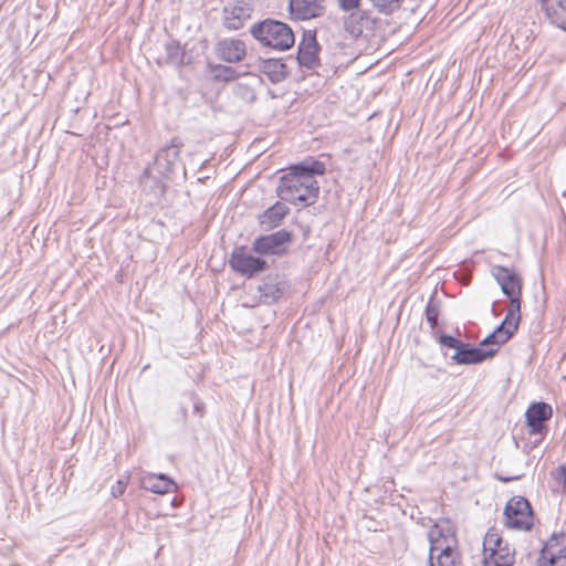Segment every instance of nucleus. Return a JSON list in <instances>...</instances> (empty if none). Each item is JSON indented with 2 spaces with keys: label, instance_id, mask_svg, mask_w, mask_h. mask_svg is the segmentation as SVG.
<instances>
[{
  "label": "nucleus",
  "instance_id": "412c9836",
  "mask_svg": "<svg viewBox=\"0 0 566 566\" xmlns=\"http://www.w3.org/2000/svg\"><path fill=\"white\" fill-rule=\"evenodd\" d=\"M551 23L566 31V0H556L544 11Z\"/></svg>",
  "mask_w": 566,
  "mask_h": 566
},
{
  "label": "nucleus",
  "instance_id": "f3484780",
  "mask_svg": "<svg viewBox=\"0 0 566 566\" xmlns=\"http://www.w3.org/2000/svg\"><path fill=\"white\" fill-rule=\"evenodd\" d=\"M318 45L314 36L304 39L298 45L297 60L298 63L308 69L314 67L317 62Z\"/></svg>",
  "mask_w": 566,
  "mask_h": 566
},
{
  "label": "nucleus",
  "instance_id": "aec40b11",
  "mask_svg": "<svg viewBox=\"0 0 566 566\" xmlns=\"http://www.w3.org/2000/svg\"><path fill=\"white\" fill-rule=\"evenodd\" d=\"M551 23L566 31V0H556L544 11Z\"/></svg>",
  "mask_w": 566,
  "mask_h": 566
},
{
  "label": "nucleus",
  "instance_id": "a878e982",
  "mask_svg": "<svg viewBox=\"0 0 566 566\" xmlns=\"http://www.w3.org/2000/svg\"><path fill=\"white\" fill-rule=\"evenodd\" d=\"M439 313L440 305L439 303L434 302L433 297H431L426 307V319L432 328H434L438 324Z\"/></svg>",
  "mask_w": 566,
  "mask_h": 566
},
{
  "label": "nucleus",
  "instance_id": "7c9ffc66",
  "mask_svg": "<svg viewBox=\"0 0 566 566\" xmlns=\"http://www.w3.org/2000/svg\"><path fill=\"white\" fill-rule=\"evenodd\" d=\"M126 490V482L118 480L113 486H112V495L114 497L120 496Z\"/></svg>",
  "mask_w": 566,
  "mask_h": 566
},
{
  "label": "nucleus",
  "instance_id": "6e6552de",
  "mask_svg": "<svg viewBox=\"0 0 566 566\" xmlns=\"http://www.w3.org/2000/svg\"><path fill=\"white\" fill-rule=\"evenodd\" d=\"M182 147L184 143L180 140V138H172L168 145L160 148L157 153L153 169H156L160 175L170 172L179 159V154ZM150 170V167L146 168L145 174Z\"/></svg>",
  "mask_w": 566,
  "mask_h": 566
},
{
  "label": "nucleus",
  "instance_id": "20e7f679",
  "mask_svg": "<svg viewBox=\"0 0 566 566\" xmlns=\"http://www.w3.org/2000/svg\"><path fill=\"white\" fill-rule=\"evenodd\" d=\"M492 275L501 286L503 294L510 298V306L506 314L514 317L521 316L522 279L520 275L501 265L492 268Z\"/></svg>",
  "mask_w": 566,
  "mask_h": 566
},
{
  "label": "nucleus",
  "instance_id": "f03ea898",
  "mask_svg": "<svg viewBox=\"0 0 566 566\" xmlns=\"http://www.w3.org/2000/svg\"><path fill=\"white\" fill-rule=\"evenodd\" d=\"M252 36L263 46L285 51L293 46L295 39L292 29L284 22L266 19L251 27Z\"/></svg>",
  "mask_w": 566,
  "mask_h": 566
},
{
  "label": "nucleus",
  "instance_id": "ddd939ff",
  "mask_svg": "<svg viewBox=\"0 0 566 566\" xmlns=\"http://www.w3.org/2000/svg\"><path fill=\"white\" fill-rule=\"evenodd\" d=\"M496 353V348L471 347L469 344L463 343L451 359L459 365L480 364L493 357Z\"/></svg>",
  "mask_w": 566,
  "mask_h": 566
},
{
  "label": "nucleus",
  "instance_id": "4be33fe9",
  "mask_svg": "<svg viewBox=\"0 0 566 566\" xmlns=\"http://www.w3.org/2000/svg\"><path fill=\"white\" fill-rule=\"evenodd\" d=\"M262 71L265 73L271 82L277 83L285 78L286 76V66L280 60L270 59L263 61Z\"/></svg>",
  "mask_w": 566,
  "mask_h": 566
},
{
  "label": "nucleus",
  "instance_id": "dca6fc26",
  "mask_svg": "<svg viewBox=\"0 0 566 566\" xmlns=\"http://www.w3.org/2000/svg\"><path fill=\"white\" fill-rule=\"evenodd\" d=\"M142 488L157 494H166L176 488V484L165 474H147L142 479Z\"/></svg>",
  "mask_w": 566,
  "mask_h": 566
},
{
  "label": "nucleus",
  "instance_id": "39448f33",
  "mask_svg": "<svg viewBox=\"0 0 566 566\" xmlns=\"http://www.w3.org/2000/svg\"><path fill=\"white\" fill-rule=\"evenodd\" d=\"M505 525L513 530L528 531L533 525V511L523 496H513L504 509Z\"/></svg>",
  "mask_w": 566,
  "mask_h": 566
},
{
  "label": "nucleus",
  "instance_id": "6ab92c4d",
  "mask_svg": "<svg viewBox=\"0 0 566 566\" xmlns=\"http://www.w3.org/2000/svg\"><path fill=\"white\" fill-rule=\"evenodd\" d=\"M514 563V552L511 547H504L500 551L486 553L483 556V566H512Z\"/></svg>",
  "mask_w": 566,
  "mask_h": 566
},
{
  "label": "nucleus",
  "instance_id": "9b49d317",
  "mask_svg": "<svg viewBox=\"0 0 566 566\" xmlns=\"http://www.w3.org/2000/svg\"><path fill=\"white\" fill-rule=\"evenodd\" d=\"M521 316L514 317L506 314L504 321L497 326L492 334L485 337L480 344L481 347L496 348L506 343L518 327Z\"/></svg>",
  "mask_w": 566,
  "mask_h": 566
},
{
  "label": "nucleus",
  "instance_id": "f257e3e1",
  "mask_svg": "<svg viewBox=\"0 0 566 566\" xmlns=\"http://www.w3.org/2000/svg\"><path fill=\"white\" fill-rule=\"evenodd\" d=\"M324 172L325 165L318 160L307 159L294 165L280 178L277 196L293 205L303 207L313 205L319 191L315 176Z\"/></svg>",
  "mask_w": 566,
  "mask_h": 566
},
{
  "label": "nucleus",
  "instance_id": "72a5a7b5",
  "mask_svg": "<svg viewBox=\"0 0 566 566\" xmlns=\"http://www.w3.org/2000/svg\"><path fill=\"white\" fill-rule=\"evenodd\" d=\"M168 52H169V56L171 59L180 56V48L178 45H174V44L168 45Z\"/></svg>",
  "mask_w": 566,
  "mask_h": 566
},
{
  "label": "nucleus",
  "instance_id": "c85d7f7f",
  "mask_svg": "<svg viewBox=\"0 0 566 566\" xmlns=\"http://www.w3.org/2000/svg\"><path fill=\"white\" fill-rule=\"evenodd\" d=\"M439 342L441 345H443L446 347L455 349V352H458L463 344V342L454 338L451 335H447V334L441 335L439 338Z\"/></svg>",
  "mask_w": 566,
  "mask_h": 566
},
{
  "label": "nucleus",
  "instance_id": "0eeeda50",
  "mask_svg": "<svg viewBox=\"0 0 566 566\" xmlns=\"http://www.w3.org/2000/svg\"><path fill=\"white\" fill-rule=\"evenodd\" d=\"M538 566H566V533L553 534L545 543Z\"/></svg>",
  "mask_w": 566,
  "mask_h": 566
},
{
  "label": "nucleus",
  "instance_id": "4468645a",
  "mask_svg": "<svg viewBox=\"0 0 566 566\" xmlns=\"http://www.w3.org/2000/svg\"><path fill=\"white\" fill-rule=\"evenodd\" d=\"M217 53L219 57L228 63H238L247 54V46L242 40L224 39L218 42Z\"/></svg>",
  "mask_w": 566,
  "mask_h": 566
},
{
  "label": "nucleus",
  "instance_id": "f704fd0d",
  "mask_svg": "<svg viewBox=\"0 0 566 566\" xmlns=\"http://www.w3.org/2000/svg\"><path fill=\"white\" fill-rule=\"evenodd\" d=\"M353 19H355V14H352V15L349 17V20H353Z\"/></svg>",
  "mask_w": 566,
  "mask_h": 566
},
{
  "label": "nucleus",
  "instance_id": "b1692460",
  "mask_svg": "<svg viewBox=\"0 0 566 566\" xmlns=\"http://www.w3.org/2000/svg\"><path fill=\"white\" fill-rule=\"evenodd\" d=\"M373 6L384 14H390L401 7L403 0H370Z\"/></svg>",
  "mask_w": 566,
  "mask_h": 566
},
{
  "label": "nucleus",
  "instance_id": "c756f323",
  "mask_svg": "<svg viewBox=\"0 0 566 566\" xmlns=\"http://www.w3.org/2000/svg\"><path fill=\"white\" fill-rule=\"evenodd\" d=\"M553 476L557 483L566 485V467L560 465L554 472Z\"/></svg>",
  "mask_w": 566,
  "mask_h": 566
},
{
  "label": "nucleus",
  "instance_id": "f8f14e48",
  "mask_svg": "<svg viewBox=\"0 0 566 566\" xmlns=\"http://www.w3.org/2000/svg\"><path fill=\"white\" fill-rule=\"evenodd\" d=\"M325 0H290V12L296 20H310L325 13Z\"/></svg>",
  "mask_w": 566,
  "mask_h": 566
},
{
  "label": "nucleus",
  "instance_id": "473e14b6",
  "mask_svg": "<svg viewBox=\"0 0 566 566\" xmlns=\"http://www.w3.org/2000/svg\"><path fill=\"white\" fill-rule=\"evenodd\" d=\"M205 408H206V406L200 399L196 398L193 400V410H195V412H197L199 415V417L203 416Z\"/></svg>",
  "mask_w": 566,
  "mask_h": 566
},
{
  "label": "nucleus",
  "instance_id": "2eb2a0df",
  "mask_svg": "<svg viewBox=\"0 0 566 566\" xmlns=\"http://www.w3.org/2000/svg\"><path fill=\"white\" fill-rule=\"evenodd\" d=\"M553 415L552 407L546 402H535L526 410V423L531 433H539L543 430L544 422Z\"/></svg>",
  "mask_w": 566,
  "mask_h": 566
},
{
  "label": "nucleus",
  "instance_id": "a211bd4d",
  "mask_svg": "<svg viewBox=\"0 0 566 566\" xmlns=\"http://www.w3.org/2000/svg\"><path fill=\"white\" fill-rule=\"evenodd\" d=\"M290 209L282 202H275L268 208L259 218L262 227L274 228L277 227L284 217L289 213Z\"/></svg>",
  "mask_w": 566,
  "mask_h": 566
},
{
  "label": "nucleus",
  "instance_id": "cd10ccee",
  "mask_svg": "<svg viewBox=\"0 0 566 566\" xmlns=\"http://www.w3.org/2000/svg\"><path fill=\"white\" fill-rule=\"evenodd\" d=\"M359 21H360V27L353 28L350 30L352 33L360 34L363 32V28L373 29L376 23V19L374 17H371V12H369V11H361L359 13Z\"/></svg>",
  "mask_w": 566,
  "mask_h": 566
},
{
  "label": "nucleus",
  "instance_id": "9d476101",
  "mask_svg": "<svg viewBox=\"0 0 566 566\" xmlns=\"http://www.w3.org/2000/svg\"><path fill=\"white\" fill-rule=\"evenodd\" d=\"M253 8L244 0H237L223 8V24L229 30L241 29L250 19Z\"/></svg>",
  "mask_w": 566,
  "mask_h": 566
},
{
  "label": "nucleus",
  "instance_id": "393cba45",
  "mask_svg": "<svg viewBox=\"0 0 566 566\" xmlns=\"http://www.w3.org/2000/svg\"><path fill=\"white\" fill-rule=\"evenodd\" d=\"M260 292L266 302H273L282 294L281 289L275 283H264L260 286Z\"/></svg>",
  "mask_w": 566,
  "mask_h": 566
},
{
  "label": "nucleus",
  "instance_id": "bb28decb",
  "mask_svg": "<svg viewBox=\"0 0 566 566\" xmlns=\"http://www.w3.org/2000/svg\"><path fill=\"white\" fill-rule=\"evenodd\" d=\"M213 76L216 80L229 82L237 77V72L230 66L217 65L213 69Z\"/></svg>",
  "mask_w": 566,
  "mask_h": 566
},
{
  "label": "nucleus",
  "instance_id": "1a4fd4ad",
  "mask_svg": "<svg viewBox=\"0 0 566 566\" xmlns=\"http://www.w3.org/2000/svg\"><path fill=\"white\" fill-rule=\"evenodd\" d=\"M290 241V232L280 230L258 237L252 244V250L259 254H282L286 251V243Z\"/></svg>",
  "mask_w": 566,
  "mask_h": 566
},
{
  "label": "nucleus",
  "instance_id": "423d86ee",
  "mask_svg": "<svg viewBox=\"0 0 566 566\" xmlns=\"http://www.w3.org/2000/svg\"><path fill=\"white\" fill-rule=\"evenodd\" d=\"M229 264L234 272L247 277H252L266 268V262L261 258L253 256L244 245L233 249Z\"/></svg>",
  "mask_w": 566,
  "mask_h": 566
},
{
  "label": "nucleus",
  "instance_id": "5701e85b",
  "mask_svg": "<svg viewBox=\"0 0 566 566\" xmlns=\"http://www.w3.org/2000/svg\"><path fill=\"white\" fill-rule=\"evenodd\" d=\"M504 547H510L507 544H504L500 535L496 531L490 530L483 539V552L482 555L485 556L486 553H492L493 551H500Z\"/></svg>",
  "mask_w": 566,
  "mask_h": 566
},
{
  "label": "nucleus",
  "instance_id": "2f4dec72",
  "mask_svg": "<svg viewBox=\"0 0 566 566\" xmlns=\"http://www.w3.org/2000/svg\"><path fill=\"white\" fill-rule=\"evenodd\" d=\"M360 0H339V6L343 10L349 11L358 8Z\"/></svg>",
  "mask_w": 566,
  "mask_h": 566
},
{
  "label": "nucleus",
  "instance_id": "7ed1b4c3",
  "mask_svg": "<svg viewBox=\"0 0 566 566\" xmlns=\"http://www.w3.org/2000/svg\"><path fill=\"white\" fill-rule=\"evenodd\" d=\"M430 552L428 566H455V539L448 532L444 534L439 525L430 528L429 534Z\"/></svg>",
  "mask_w": 566,
  "mask_h": 566
}]
</instances>
